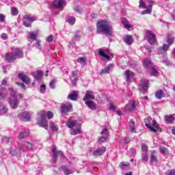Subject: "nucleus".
Returning a JSON list of instances; mask_svg holds the SVG:
<instances>
[{
    "mask_svg": "<svg viewBox=\"0 0 175 175\" xmlns=\"http://www.w3.org/2000/svg\"><path fill=\"white\" fill-rule=\"evenodd\" d=\"M107 51H109V49H99L98 54L100 55V57H103V58H106L107 61H110L111 59L110 57H111L113 54L110 52H108V54L105 53H107Z\"/></svg>",
    "mask_w": 175,
    "mask_h": 175,
    "instance_id": "4468645a",
    "label": "nucleus"
},
{
    "mask_svg": "<svg viewBox=\"0 0 175 175\" xmlns=\"http://www.w3.org/2000/svg\"><path fill=\"white\" fill-rule=\"evenodd\" d=\"M47 42H53V35L48 36Z\"/></svg>",
    "mask_w": 175,
    "mask_h": 175,
    "instance_id": "0e129e2a",
    "label": "nucleus"
},
{
    "mask_svg": "<svg viewBox=\"0 0 175 175\" xmlns=\"http://www.w3.org/2000/svg\"><path fill=\"white\" fill-rule=\"evenodd\" d=\"M67 21L70 23V25H73L76 23V18L75 16H70Z\"/></svg>",
    "mask_w": 175,
    "mask_h": 175,
    "instance_id": "ea45409f",
    "label": "nucleus"
},
{
    "mask_svg": "<svg viewBox=\"0 0 175 175\" xmlns=\"http://www.w3.org/2000/svg\"><path fill=\"white\" fill-rule=\"evenodd\" d=\"M80 39V35L79 34H77L75 36V37L73 38V40L75 42L79 40Z\"/></svg>",
    "mask_w": 175,
    "mask_h": 175,
    "instance_id": "bf43d9fd",
    "label": "nucleus"
},
{
    "mask_svg": "<svg viewBox=\"0 0 175 175\" xmlns=\"http://www.w3.org/2000/svg\"><path fill=\"white\" fill-rule=\"evenodd\" d=\"M10 154H11L12 157L20 155L21 154V150L18 148L11 149L10 151Z\"/></svg>",
    "mask_w": 175,
    "mask_h": 175,
    "instance_id": "2f4dec72",
    "label": "nucleus"
},
{
    "mask_svg": "<svg viewBox=\"0 0 175 175\" xmlns=\"http://www.w3.org/2000/svg\"><path fill=\"white\" fill-rule=\"evenodd\" d=\"M68 99H70V100H77V93L76 92H74L73 93L68 94Z\"/></svg>",
    "mask_w": 175,
    "mask_h": 175,
    "instance_id": "e433bc0d",
    "label": "nucleus"
},
{
    "mask_svg": "<svg viewBox=\"0 0 175 175\" xmlns=\"http://www.w3.org/2000/svg\"><path fill=\"white\" fill-rule=\"evenodd\" d=\"M142 159L144 162H148V154H147V152H144L142 154Z\"/></svg>",
    "mask_w": 175,
    "mask_h": 175,
    "instance_id": "a19ab883",
    "label": "nucleus"
},
{
    "mask_svg": "<svg viewBox=\"0 0 175 175\" xmlns=\"http://www.w3.org/2000/svg\"><path fill=\"white\" fill-rule=\"evenodd\" d=\"M114 68V65L109 64L105 68L103 69L100 72V75H106L110 73V70Z\"/></svg>",
    "mask_w": 175,
    "mask_h": 175,
    "instance_id": "bb28decb",
    "label": "nucleus"
},
{
    "mask_svg": "<svg viewBox=\"0 0 175 175\" xmlns=\"http://www.w3.org/2000/svg\"><path fill=\"white\" fill-rule=\"evenodd\" d=\"M170 131L172 133V135H175V127H171Z\"/></svg>",
    "mask_w": 175,
    "mask_h": 175,
    "instance_id": "774afa93",
    "label": "nucleus"
},
{
    "mask_svg": "<svg viewBox=\"0 0 175 175\" xmlns=\"http://www.w3.org/2000/svg\"><path fill=\"white\" fill-rule=\"evenodd\" d=\"M146 36L148 39V42L150 44H154L155 42H157V36L152 33L151 31H146Z\"/></svg>",
    "mask_w": 175,
    "mask_h": 175,
    "instance_id": "2eb2a0df",
    "label": "nucleus"
},
{
    "mask_svg": "<svg viewBox=\"0 0 175 175\" xmlns=\"http://www.w3.org/2000/svg\"><path fill=\"white\" fill-rule=\"evenodd\" d=\"M140 87L143 90V91H146V90H148V80L142 79L140 82Z\"/></svg>",
    "mask_w": 175,
    "mask_h": 175,
    "instance_id": "cd10ccee",
    "label": "nucleus"
},
{
    "mask_svg": "<svg viewBox=\"0 0 175 175\" xmlns=\"http://www.w3.org/2000/svg\"><path fill=\"white\" fill-rule=\"evenodd\" d=\"M75 10L78 13H81V12L83 11V9H81L80 6L77 5V7L75 8Z\"/></svg>",
    "mask_w": 175,
    "mask_h": 175,
    "instance_id": "4d7b16f0",
    "label": "nucleus"
},
{
    "mask_svg": "<svg viewBox=\"0 0 175 175\" xmlns=\"http://www.w3.org/2000/svg\"><path fill=\"white\" fill-rule=\"evenodd\" d=\"M85 103L90 110H96V104H95L94 101H85Z\"/></svg>",
    "mask_w": 175,
    "mask_h": 175,
    "instance_id": "c756f323",
    "label": "nucleus"
},
{
    "mask_svg": "<svg viewBox=\"0 0 175 175\" xmlns=\"http://www.w3.org/2000/svg\"><path fill=\"white\" fill-rule=\"evenodd\" d=\"M5 18H6V16L3 14H0V23H5Z\"/></svg>",
    "mask_w": 175,
    "mask_h": 175,
    "instance_id": "603ef678",
    "label": "nucleus"
},
{
    "mask_svg": "<svg viewBox=\"0 0 175 175\" xmlns=\"http://www.w3.org/2000/svg\"><path fill=\"white\" fill-rule=\"evenodd\" d=\"M65 3V0H54L51 5L52 9H61L64 10V4Z\"/></svg>",
    "mask_w": 175,
    "mask_h": 175,
    "instance_id": "f8f14e48",
    "label": "nucleus"
},
{
    "mask_svg": "<svg viewBox=\"0 0 175 175\" xmlns=\"http://www.w3.org/2000/svg\"><path fill=\"white\" fill-rule=\"evenodd\" d=\"M9 91L10 97L8 100V102L10 107H12V109H17V107H18V105H20V100L17 98L16 91H14L13 88H10Z\"/></svg>",
    "mask_w": 175,
    "mask_h": 175,
    "instance_id": "423d86ee",
    "label": "nucleus"
},
{
    "mask_svg": "<svg viewBox=\"0 0 175 175\" xmlns=\"http://www.w3.org/2000/svg\"><path fill=\"white\" fill-rule=\"evenodd\" d=\"M36 47L38 49V50H42V45H40V42L36 41Z\"/></svg>",
    "mask_w": 175,
    "mask_h": 175,
    "instance_id": "6e6d98bb",
    "label": "nucleus"
},
{
    "mask_svg": "<svg viewBox=\"0 0 175 175\" xmlns=\"http://www.w3.org/2000/svg\"><path fill=\"white\" fill-rule=\"evenodd\" d=\"M1 38H3L4 40H6V39H8V34L6 33L1 34Z\"/></svg>",
    "mask_w": 175,
    "mask_h": 175,
    "instance_id": "e2e57ef3",
    "label": "nucleus"
},
{
    "mask_svg": "<svg viewBox=\"0 0 175 175\" xmlns=\"http://www.w3.org/2000/svg\"><path fill=\"white\" fill-rule=\"evenodd\" d=\"M152 5H154V1L152 0H143L139 1V8L142 9H146L142 12L141 14H151L152 12Z\"/></svg>",
    "mask_w": 175,
    "mask_h": 175,
    "instance_id": "39448f33",
    "label": "nucleus"
},
{
    "mask_svg": "<svg viewBox=\"0 0 175 175\" xmlns=\"http://www.w3.org/2000/svg\"><path fill=\"white\" fill-rule=\"evenodd\" d=\"M131 142V138H125L124 139V144H128Z\"/></svg>",
    "mask_w": 175,
    "mask_h": 175,
    "instance_id": "69168bd1",
    "label": "nucleus"
},
{
    "mask_svg": "<svg viewBox=\"0 0 175 175\" xmlns=\"http://www.w3.org/2000/svg\"><path fill=\"white\" fill-rule=\"evenodd\" d=\"M66 124L68 128L72 129L70 135L76 136V135H80L81 133V123H80V120H72V118H70Z\"/></svg>",
    "mask_w": 175,
    "mask_h": 175,
    "instance_id": "7ed1b4c3",
    "label": "nucleus"
},
{
    "mask_svg": "<svg viewBox=\"0 0 175 175\" xmlns=\"http://www.w3.org/2000/svg\"><path fill=\"white\" fill-rule=\"evenodd\" d=\"M143 64L144 68H151L150 73L152 76L157 77L158 75V71L154 66H152L150 59H144Z\"/></svg>",
    "mask_w": 175,
    "mask_h": 175,
    "instance_id": "9d476101",
    "label": "nucleus"
},
{
    "mask_svg": "<svg viewBox=\"0 0 175 175\" xmlns=\"http://www.w3.org/2000/svg\"><path fill=\"white\" fill-rule=\"evenodd\" d=\"M150 163L152 166H157L158 165V158L157 157V151L153 150L150 155Z\"/></svg>",
    "mask_w": 175,
    "mask_h": 175,
    "instance_id": "dca6fc26",
    "label": "nucleus"
},
{
    "mask_svg": "<svg viewBox=\"0 0 175 175\" xmlns=\"http://www.w3.org/2000/svg\"><path fill=\"white\" fill-rule=\"evenodd\" d=\"M135 108H136V105H135V101L131 100V101L129 102V104H127L126 105L125 111H129L131 110H135Z\"/></svg>",
    "mask_w": 175,
    "mask_h": 175,
    "instance_id": "393cba45",
    "label": "nucleus"
},
{
    "mask_svg": "<svg viewBox=\"0 0 175 175\" xmlns=\"http://www.w3.org/2000/svg\"><path fill=\"white\" fill-rule=\"evenodd\" d=\"M124 42L128 44L129 46H131L132 43H133V38H132V36H127L124 38Z\"/></svg>",
    "mask_w": 175,
    "mask_h": 175,
    "instance_id": "f704fd0d",
    "label": "nucleus"
},
{
    "mask_svg": "<svg viewBox=\"0 0 175 175\" xmlns=\"http://www.w3.org/2000/svg\"><path fill=\"white\" fill-rule=\"evenodd\" d=\"M24 57V53L20 48H12V53H7L5 55V59L8 62H13L18 58H23Z\"/></svg>",
    "mask_w": 175,
    "mask_h": 175,
    "instance_id": "20e7f679",
    "label": "nucleus"
},
{
    "mask_svg": "<svg viewBox=\"0 0 175 175\" xmlns=\"http://www.w3.org/2000/svg\"><path fill=\"white\" fill-rule=\"evenodd\" d=\"M142 151L144 152H147V151H148V146L146 144H142Z\"/></svg>",
    "mask_w": 175,
    "mask_h": 175,
    "instance_id": "49530a36",
    "label": "nucleus"
},
{
    "mask_svg": "<svg viewBox=\"0 0 175 175\" xmlns=\"http://www.w3.org/2000/svg\"><path fill=\"white\" fill-rule=\"evenodd\" d=\"M60 169L62 170V171L65 175L73 174V173H74V172L72 170L68 168V166H66V165H62L60 167Z\"/></svg>",
    "mask_w": 175,
    "mask_h": 175,
    "instance_id": "c85d7f7f",
    "label": "nucleus"
},
{
    "mask_svg": "<svg viewBox=\"0 0 175 175\" xmlns=\"http://www.w3.org/2000/svg\"><path fill=\"white\" fill-rule=\"evenodd\" d=\"M120 167L122 169H125L126 167H129V163L128 164H124V162H122L120 165Z\"/></svg>",
    "mask_w": 175,
    "mask_h": 175,
    "instance_id": "864d4df0",
    "label": "nucleus"
},
{
    "mask_svg": "<svg viewBox=\"0 0 175 175\" xmlns=\"http://www.w3.org/2000/svg\"><path fill=\"white\" fill-rule=\"evenodd\" d=\"M31 113L28 112V111H24L21 115L19 116L21 120L22 121H29V120L31 119Z\"/></svg>",
    "mask_w": 175,
    "mask_h": 175,
    "instance_id": "4be33fe9",
    "label": "nucleus"
},
{
    "mask_svg": "<svg viewBox=\"0 0 175 175\" xmlns=\"http://www.w3.org/2000/svg\"><path fill=\"white\" fill-rule=\"evenodd\" d=\"M79 72H77V70H74L71 73V76L72 77H73L74 79H76V77H79Z\"/></svg>",
    "mask_w": 175,
    "mask_h": 175,
    "instance_id": "09e8293b",
    "label": "nucleus"
},
{
    "mask_svg": "<svg viewBox=\"0 0 175 175\" xmlns=\"http://www.w3.org/2000/svg\"><path fill=\"white\" fill-rule=\"evenodd\" d=\"M50 128H51V129H52V131H57L58 129L57 128V126H55V124L54 123V122H51Z\"/></svg>",
    "mask_w": 175,
    "mask_h": 175,
    "instance_id": "a18cd8bd",
    "label": "nucleus"
},
{
    "mask_svg": "<svg viewBox=\"0 0 175 175\" xmlns=\"http://www.w3.org/2000/svg\"><path fill=\"white\" fill-rule=\"evenodd\" d=\"M101 135H104V136H101L98 138V142L100 144L106 143L107 142V128L106 126L104 127L101 132Z\"/></svg>",
    "mask_w": 175,
    "mask_h": 175,
    "instance_id": "f3484780",
    "label": "nucleus"
},
{
    "mask_svg": "<svg viewBox=\"0 0 175 175\" xmlns=\"http://www.w3.org/2000/svg\"><path fill=\"white\" fill-rule=\"evenodd\" d=\"M160 152L163 155L164 157H167V155H169V150H167V148L165 146H160Z\"/></svg>",
    "mask_w": 175,
    "mask_h": 175,
    "instance_id": "473e14b6",
    "label": "nucleus"
},
{
    "mask_svg": "<svg viewBox=\"0 0 175 175\" xmlns=\"http://www.w3.org/2000/svg\"><path fill=\"white\" fill-rule=\"evenodd\" d=\"M16 84L18 85H20V87L21 88H23V90H25V85L24 83H20L17 82Z\"/></svg>",
    "mask_w": 175,
    "mask_h": 175,
    "instance_id": "680f3d73",
    "label": "nucleus"
},
{
    "mask_svg": "<svg viewBox=\"0 0 175 175\" xmlns=\"http://www.w3.org/2000/svg\"><path fill=\"white\" fill-rule=\"evenodd\" d=\"M52 161L54 163H57V158L58 155H60L61 158L64 157V154L62 151H57V146H53V149L52 150Z\"/></svg>",
    "mask_w": 175,
    "mask_h": 175,
    "instance_id": "ddd939ff",
    "label": "nucleus"
},
{
    "mask_svg": "<svg viewBox=\"0 0 175 175\" xmlns=\"http://www.w3.org/2000/svg\"><path fill=\"white\" fill-rule=\"evenodd\" d=\"M109 110H112V111H116V106L112 103L109 104Z\"/></svg>",
    "mask_w": 175,
    "mask_h": 175,
    "instance_id": "3c124183",
    "label": "nucleus"
},
{
    "mask_svg": "<svg viewBox=\"0 0 175 175\" xmlns=\"http://www.w3.org/2000/svg\"><path fill=\"white\" fill-rule=\"evenodd\" d=\"M11 13L12 16H17L18 14V10L14 7H12L11 8Z\"/></svg>",
    "mask_w": 175,
    "mask_h": 175,
    "instance_id": "c03bdc74",
    "label": "nucleus"
},
{
    "mask_svg": "<svg viewBox=\"0 0 175 175\" xmlns=\"http://www.w3.org/2000/svg\"><path fill=\"white\" fill-rule=\"evenodd\" d=\"M54 117L53 112L48 111L46 113L45 111H41L38 113L37 124L44 129H49V124H47V118L51 120Z\"/></svg>",
    "mask_w": 175,
    "mask_h": 175,
    "instance_id": "f257e3e1",
    "label": "nucleus"
},
{
    "mask_svg": "<svg viewBox=\"0 0 175 175\" xmlns=\"http://www.w3.org/2000/svg\"><path fill=\"white\" fill-rule=\"evenodd\" d=\"M29 38L31 40H36V38H38V33H36L33 31H29Z\"/></svg>",
    "mask_w": 175,
    "mask_h": 175,
    "instance_id": "4c0bfd02",
    "label": "nucleus"
},
{
    "mask_svg": "<svg viewBox=\"0 0 175 175\" xmlns=\"http://www.w3.org/2000/svg\"><path fill=\"white\" fill-rule=\"evenodd\" d=\"M145 125L152 132H158V131H161V128L158 126L157 121L151 119V118H147L145 119Z\"/></svg>",
    "mask_w": 175,
    "mask_h": 175,
    "instance_id": "0eeeda50",
    "label": "nucleus"
},
{
    "mask_svg": "<svg viewBox=\"0 0 175 175\" xmlns=\"http://www.w3.org/2000/svg\"><path fill=\"white\" fill-rule=\"evenodd\" d=\"M40 91L41 94H44L46 92V85H41Z\"/></svg>",
    "mask_w": 175,
    "mask_h": 175,
    "instance_id": "8fccbe9b",
    "label": "nucleus"
},
{
    "mask_svg": "<svg viewBox=\"0 0 175 175\" xmlns=\"http://www.w3.org/2000/svg\"><path fill=\"white\" fill-rule=\"evenodd\" d=\"M168 175H175V170H172L169 172Z\"/></svg>",
    "mask_w": 175,
    "mask_h": 175,
    "instance_id": "338daca9",
    "label": "nucleus"
},
{
    "mask_svg": "<svg viewBox=\"0 0 175 175\" xmlns=\"http://www.w3.org/2000/svg\"><path fill=\"white\" fill-rule=\"evenodd\" d=\"M18 77L23 81L25 84H31V80L24 73H19Z\"/></svg>",
    "mask_w": 175,
    "mask_h": 175,
    "instance_id": "5701e85b",
    "label": "nucleus"
},
{
    "mask_svg": "<svg viewBox=\"0 0 175 175\" xmlns=\"http://www.w3.org/2000/svg\"><path fill=\"white\" fill-rule=\"evenodd\" d=\"M57 83V81L55 79H53L50 81L49 83V87L52 90H54L55 88V83Z\"/></svg>",
    "mask_w": 175,
    "mask_h": 175,
    "instance_id": "79ce46f5",
    "label": "nucleus"
},
{
    "mask_svg": "<svg viewBox=\"0 0 175 175\" xmlns=\"http://www.w3.org/2000/svg\"><path fill=\"white\" fill-rule=\"evenodd\" d=\"M122 23L124 25V27L126 29H128V31H129L131 29V28H132V25L129 24V21H128V20L126 19H122Z\"/></svg>",
    "mask_w": 175,
    "mask_h": 175,
    "instance_id": "7c9ffc66",
    "label": "nucleus"
},
{
    "mask_svg": "<svg viewBox=\"0 0 175 175\" xmlns=\"http://www.w3.org/2000/svg\"><path fill=\"white\" fill-rule=\"evenodd\" d=\"M33 21H36V18H35V16H31V15H25L23 17V23L25 27H31V24H32Z\"/></svg>",
    "mask_w": 175,
    "mask_h": 175,
    "instance_id": "9b49d317",
    "label": "nucleus"
},
{
    "mask_svg": "<svg viewBox=\"0 0 175 175\" xmlns=\"http://www.w3.org/2000/svg\"><path fill=\"white\" fill-rule=\"evenodd\" d=\"M96 31L97 33H104V35L111 36L113 32V27H111V25L107 21L101 20L96 24Z\"/></svg>",
    "mask_w": 175,
    "mask_h": 175,
    "instance_id": "f03ea898",
    "label": "nucleus"
},
{
    "mask_svg": "<svg viewBox=\"0 0 175 175\" xmlns=\"http://www.w3.org/2000/svg\"><path fill=\"white\" fill-rule=\"evenodd\" d=\"M27 136H29V133L27 131H22L18 138L19 139V140H21L22 139H24L25 137H27Z\"/></svg>",
    "mask_w": 175,
    "mask_h": 175,
    "instance_id": "c9c22d12",
    "label": "nucleus"
},
{
    "mask_svg": "<svg viewBox=\"0 0 175 175\" xmlns=\"http://www.w3.org/2000/svg\"><path fill=\"white\" fill-rule=\"evenodd\" d=\"M2 142L3 143H4V144H8V143H10V138L8 137H4L2 139Z\"/></svg>",
    "mask_w": 175,
    "mask_h": 175,
    "instance_id": "de8ad7c7",
    "label": "nucleus"
},
{
    "mask_svg": "<svg viewBox=\"0 0 175 175\" xmlns=\"http://www.w3.org/2000/svg\"><path fill=\"white\" fill-rule=\"evenodd\" d=\"M155 97L157 99H162V98H165V92L163 90H158L156 92Z\"/></svg>",
    "mask_w": 175,
    "mask_h": 175,
    "instance_id": "72a5a7b5",
    "label": "nucleus"
},
{
    "mask_svg": "<svg viewBox=\"0 0 175 175\" xmlns=\"http://www.w3.org/2000/svg\"><path fill=\"white\" fill-rule=\"evenodd\" d=\"M73 111V105L70 103L62 104L60 108V113L62 116H66L68 113Z\"/></svg>",
    "mask_w": 175,
    "mask_h": 175,
    "instance_id": "1a4fd4ad",
    "label": "nucleus"
},
{
    "mask_svg": "<svg viewBox=\"0 0 175 175\" xmlns=\"http://www.w3.org/2000/svg\"><path fill=\"white\" fill-rule=\"evenodd\" d=\"M33 147V145L28 141H23L22 142L21 150L23 151H25L27 150H32Z\"/></svg>",
    "mask_w": 175,
    "mask_h": 175,
    "instance_id": "6ab92c4d",
    "label": "nucleus"
},
{
    "mask_svg": "<svg viewBox=\"0 0 175 175\" xmlns=\"http://www.w3.org/2000/svg\"><path fill=\"white\" fill-rule=\"evenodd\" d=\"M164 120L167 124H172V122L175 120V115H165L164 116Z\"/></svg>",
    "mask_w": 175,
    "mask_h": 175,
    "instance_id": "a878e982",
    "label": "nucleus"
},
{
    "mask_svg": "<svg viewBox=\"0 0 175 175\" xmlns=\"http://www.w3.org/2000/svg\"><path fill=\"white\" fill-rule=\"evenodd\" d=\"M174 41V38H168L167 40V44H163V46H161L157 49V54H166V51H167V50H169V47L173 44Z\"/></svg>",
    "mask_w": 175,
    "mask_h": 175,
    "instance_id": "6e6552de",
    "label": "nucleus"
},
{
    "mask_svg": "<svg viewBox=\"0 0 175 175\" xmlns=\"http://www.w3.org/2000/svg\"><path fill=\"white\" fill-rule=\"evenodd\" d=\"M77 80H79V77L74 78V79L72 81V83L73 84V85H76Z\"/></svg>",
    "mask_w": 175,
    "mask_h": 175,
    "instance_id": "052dcab7",
    "label": "nucleus"
},
{
    "mask_svg": "<svg viewBox=\"0 0 175 175\" xmlns=\"http://www.w3.org/2000/svg\"><path fill=\"white\" fill-rule=\"evenodd\" d=\"M91 99H95V96L94 95V92L92 91H86V93L83 97L84 102L87 100H90Z\"/></svg>",
    "mask_w": 175,
    "mask_h": 175,
    "instance_id": "b1692460",
    "label": "nucleus"
},
{
    "mask_svg": "<svg viewBox=\"0 0 175 175\" xmlns=\"http://www.w3.org/2000/svg\"><path fill=\"white\" fill-rule=\"evenodd\" d=\"M41 78H42V71L38 70L36 79H41Z\"/></svg>",
    "mask_w": 175,
    "mask_h": 175,
    "instance_id": "13d9d810",
    "label": "nucleus"
},
{
    "mask_svg": "<svg viewBox=\"0 0 175 175\" xmlns=\"http://www.w3.org/2000/svg\"><path fill=\"white\" fill-rule=\"evenodd\" d=\"M124 75L126 76V83H130L131 80L135 77V73L131 71L130 70H127L124 72Z\"/></svg>",
    "mask_w": 175,
    "mask_h": 175,
    "instance_id": "412c9836",
    "label": "nucleus"
},
{
    "mask_svg": "<svg viewBox=\"0 0 175 175\" xmlns=\"http://www.w3.org/2000/svg\"><path fill=\"white\" fill-rule=\"evenodd\" d=\"M106 152V147L102 146L97 148V150L93 152V155L94 157H99V155H103Z\"/></svg>",
    "mask_w": 175,
    "mask_h": 175,
    "instance_id": "aec40b11",
    "label": "nucleus"
},
{
    "mask_svg": "<svg viewBox=\"0 0 175 175\" xmlns=\"http://www.w3.org/2000/svg\"><path fill=\"white\" fill-rule=\"evenodd\" d=\"M129 125L131 132H134L136 130V126H135V122L133 121H130Z\"/></svg>",
    "mask_w": 175,
    "mask_h": 175,
    "instance_id": "58836bf2",
    "label": "nucleus"
},
{
    "mask_svg": "<svg viewBox=\"0 0 175 175\" xmlns=\"http://www.w3.org/2000/svg\"><path fill=\"white\" fill-rule=\"evenodd\" d=\"M77 62H79V64H84L85 62V59L84 57H80L77 59Z\"/></svg>",
    "mask_w": 175,
    "mask_h": 175,
    "instance_id": "5fc2aeb1",
    "label": "nucleus"
},
{
    "mask_svg": "<svg viewBox=\"0 0 175 175\" xmlns=\"http://www.w3.org/2000/svg\"><path fill=\"white\" fill-rule=\"evenodd\" d=\"M162 62L163 64H164V65H167V66L172 65V62L169 61V59H167V57H163Z\"/></svg>",
    "mask_w": 175,
    "mask_h": 175,
    "instance_id": "37998d69",
    "label": "nucleus"
},
{
    "mask_svg": "<svg viewBox=\"0 0 175 175\" xmlns=\"http://www.w3.org/2000/svg\"><path fill=\"white\" fill-rule=\"evenodd\" d=\"M6 96V90L0 91V99H3ZM0 105H2V102L0 101ZM0 113H8V107L6 106H3L1 109L0 107Z\"/></svg>",
    "mask_w": 175,
    "mask_h": 175,
    "instance_id": "a211bd4d",
    "label": "nucleus"
}]
</instances>
